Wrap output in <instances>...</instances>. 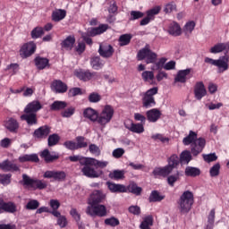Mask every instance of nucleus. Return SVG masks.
<instances>
[{
  "label": "nucleus",
  "instance_id": "obj_1",
  "mask_svg": "<svg viewBox=\"0 0 229 229\" xmlns=\"http://www.w3.org/2000/svg\"><path fill=\"white\" fill-rule=\"evenodd\" d=\"M182 144L184 146H191V152L193 157H198L203 153L205 146H207V140L205 138H198V133L194 131H190L189 135L183 138Z\"/></svg>",
  "mask_w": 229,
  "mask_h": 229
},
{
  "label": "nucleus",
  "instance_id": "obj_2",
  "mask_svg": "<svg viewBox=\"0 0 229 229\" xmlns=\"http://www.w3.org/2000/svg\"><path fill=\"white\" fill-rule=\"evenodd\" d=\"M178 205L181 214H189L192 205H194V194L192 191H184L179 199Z\"/></svg>",
  "mask_w": 229,
  "mask_h": 229
},
{
  "label": "nucleus",
  "instance_id": "obj_3",
  "mask_svg": "<svg viewBox=\"0 0 229 229\" xmlns=\"http://www.w3.org/2000/svg\"><path fill=\"white\" fill-rule=\"evenodd\" d=\"M23 187H30L33 191H44L47 189V182L40 179H32L28 174H22V181L21 182Z\"/></svg>",
  "mask_w": 229,
  "mask_h": 229
},
{
  "label": "nucleus",
  "instance_id": "obj_4",
  "mask_svg": "<svg viewBox=\"0 0 229 229\" xmlns=\"http://www.w3.org/2000/svg\"><path fill=\"white\" fill-rule=\"evenodd\" d=\"M204 62L206 64H209V65H214L215 67H217V72L218 74H223V72H226L229 69V55H225L219 59H212L210 57H206Z\"/></svg>",
  "mask_w": 229,
  "mask_h": 229
},
{
  "label": "nucleus",
  "instance_id": "obj_5",
  "mask_svg": "<svg viewBox=\"0 0 229 229\" xmlns=\"http://www.w3.org/2000/svg\"><path fill=\"white\" fill-rule=\"evenodd\" d=\"M106 30H108V24H100L98 27L89 29L87 33H82L81 38L88 46H92L94 42L92 41V38H90V37H97V35H102V33H105Z\"/></svg>",
  "mask_w": 229,
  "mask_h": 229
},
{
  "label": "nucleus",
  "instance_id": "obj_6",
  "mask_svg": "<svg viewBox=\"0 0 229 229\" xmlns=\"http://www.w3.org/2000/svg\"><path fill=\"white\" fill-rule=\"evenodd\" d=\"M156 94H158V88L154 87L147 90L142 98V106L143 108H153L156 106L157 101H155Z\"/></svg>",
  "mask_w": 229,
  "mask_h": 229
},
{
  "label": "nucleus",
  "instance_id": "obj_7",
  "mask_svg": "<svg viewBox=\"0 0 229 229\" xmlns=\"http://www.w3.org/2000/svg\"><path fill=\"white\" fill-rule=\"evenodd\" d=\"M114 107L110 105H106L102 109V112L98 114V123L100 126H106L114 117Z\"/></svg>",
  "mask_w": 229,
  "mask_h": 229
},
{
  "label": "nucleus",
  "instance_id": "obj_8",
  "mask_svg": "<svg viewBox=\"0 0 229 229\" xmlns=\"http://www.w3.org/2000/svg\"><path fill=\"white\" fill-rule=\"evenodd\" d=\"M86 214L90 216L91 217H106V206L102 204H96L88 206L86 208Z\"/></svg>",
  "mask_w": 229,
  "mask_h": 229
},
{
  "label": "nucleus",
  "instance_id": "obj_9",
  "mask_svg": "<svg viewBox=\"0 0 229 229\" xmlns=\"http://www.w3.org/2000/svg\"><path fill=\"white\" fill-rule=\"evenodd\" d=\"M89 160H90V157H85L83 161H81V165H84L81 168V173L84 176H87V178H99V174L92 167L94 165L87 163Z\"/></svg>",
  "mask_w": 229,
  "mask_h": 229
},
{
  "label": "nucleus",
  "instance_id": "obj_10",
  "mask_svg": "<svg viewBox=\"0 0 229 229\" xmlns=\"http://www.w3.org/2000/svg\"><path fill=\"white\" fill-rule=\"evenodd\" d=\"M37 51V44L33 41L23 44L20 49V56L21 58H30V56L35 55Z\"/></svg>",
  "mask_w": 229,
  "mask_h": 229
},
{
  "label": "nucleus",
  "instance_id": "obj_11",
  "mask_svg": "<svg viewBox=\"0 0 229 229\" xmlns=\"http://www.w3.org/2000/svg\"><path fill=\"white\" fill-rule=\"evenodd\" d=\"M17 212V204L13 201H5L0 198V214H15Z\"/></svg>",
  "mask_w": 229,
  "mask_h": 229
},
{
  "label": "nucleus",
  "instance_id": "obj_12",
  "mask_svg": "<svg viewBox=\"0 0 229 229\" xmlns=\"http://www.w3.org/2000/svg\"><path fill=\"white\" fill-rule=\"evenodd\" d=\"M43 178H53L55 182H65L67 174L64 171L47 170L44 173Z\"/></svg>",
  "mask_w": 229,
  "mask_h": 229
},
{
  "label": "nucleus",
  "instance_id": "obj_13",
  "mask_svg": "<svg viewBox=\"0 0 229 229\" xmlns=\"http://www.w3.org/2000/svg\"><path fill=\"white\" fill-rule=\"evenodd\" d=\"M106 198V195L103 193V191L101 190H95L90 194L89 198L88 199V205H99L100 203H103L105 201V199Z\"/></svg>",
  "mask_w": 229,
  "mask_h": 229
},
{
  "label": "nucleus",
  "instance_id": "obj_14",
  "mask_svg": "<svg viewBox=\"0 0 229 229\" xmlns=\"http://www.w3.org/2000/svg\"><path fill=\"white\" fill-rule=\"evenodd\" d=\"M49 133H51V127L49 125H43L34 131L33 137L37 140H42V139H47Z\"/></svg>",
  "mask_w": 229,
  "mask_h": 229
},
{
  "label": "nucleus",
  "instance_id": "obj_15",
  "mask_svg": "<svg viewBox=\"0 0 229 229\" xmlns=\"http://www.w3.org/2000/svg\"><path fill=\"white\" fill-rule=\"evenodd\" d=\"M34 64L38 71H44V69H51V64L47 57L38 55L34 58Z\"/></svg>",
  "mask_w": 229,
  "mask_h": 229
},
{
  "label": "nucleus",
  "instance_id": "obj_16",
  "mask_svg": "<svg viewBox=\"0 0 229 229\" xmlns=\"http://www.w3.org/2000/svg\"><path fill=\"white\" fill-rule=\"evenodd\" d=\"M114 51L112 45L106 43L99 45L98 53L103 58H111V56H114Z\"/></svg>",
  "mask_w": 229,
  "mask_h": 229
},
{
  "label": "nucleus",
  "instance_id": "obj_17",
  "mask_svg": "<svg viewBox=\"0 0 229 229\" xmlns=\"http://www.w3.org/2000/svg\"><path fill=\"white\" fill-rule=\"evenodd\" d=\"M0 169H2V171H4V173H17V171H20L19 165L10 161L9 159H6L0 163Z\"/></svg>",
  "mask_w": 229,
  "mask_h": 229
},
{
  "label": "nucleus",
  "instance_id": "obj_18",
  "mask_svg": "<svg viewBox=\"0 0 229 229\" xmlns=\"http://www.w3.org/2000/svg\"><path fill=\"white\" fill-rule=\"evenodd\" d=\"M194 96L198 101H201V99L207 96V89H205L203 81H199L195 84Z\"/></svg>",
  "mask_w": 229,
  "mask_h": 229
},
{
  "label": "nucleus",
  "instance_id": "obj_19",
  "mask_svg": "<svg viewBox=\"0 0 229 229\" xmlns=\"http://www.w3.org/2000/svg\"><path fill=\"white\" fill-rule=\"evenodd\" d=\"M42 110V104L38 100H33L30 102L24 108V114H37V112Z\"/></svg>",
  "mask_w": 229,
  "mask_h": 229
},
{
  "label": "nucleus",
  "instance_id": "obj_20",
  "mask_svg": "<svg viewBox=\"0 0 229 229\" xmlns=\"http://www.w3.org/2000/svg\"><path fill=\"white\" fill-rule=\"evenodd\" d=\"M148 123H157L162 117V112L158 108H152L146 112Z\"/></svg>",
  "mask_w": 229,
  "mask_h": 229
},
{
  "label": "nucleus",
  "instance_id": "obj_21",
  "mask_svg": "<svg viewBox=\"0 0 229 229\" xmlns=\"http://www.w3.org/2000/svg\"><path fill=\"white\" fill-rule=\"evenodd\" d=\"M124 126L126 130L131 131L132 133H144V125L142 123H135L133 122H125Z\"/></svg>",
  "mask_w": 229,
  "mask_h": 229
},
{
  "label": "nucleus",
  "instance_id": "obj_22",
  "mask_svg": "<svg viewBox=\"0 0 229 229\" xmlns=\"http://www.w3.org/2000/svg\"><path fill=\"white\" fill-rule=\"evenodd\" d=\"M74 75L76 78L81 80V81H90L91 78L96 76V72H90V71H84V70H76L74 72Z\"/></svg>",
  "mask_w": 229,
  "mask_h": 229
},
{
  "label": "nucleus",
  "instance_id": "obj_23",
  "mask_svg": "<svg viewBox=\"0 0 229 229\" xmlns=\"http://www.w3.org/2000/svg\"><path fill=\"white\" fill-rule=\"evenodd\" d=\"M191 68L180 70L174 78V83H187V76L191 74Z\"/></svg>",
  "mask_w": 229,
  "mask_h": 229
},
{
  "label": "nucleus",
  "instance_id": "obj_24",
  "mask_svg": "<svg viewBox=\"0 0 229 229\" xmlns=\"http://www.w3.org/2000/svg\"><path fill=\"white\" fill-rule=\"evenodd\" d=\"M98 114L94 108L88 107L83 111V117L89 119L91 123H98Z\"/></svg>",
  "mask_w": 229,
  "mask_h": 229
},
{
  "label": "nucleus",
  "instance_id": "obj_25",
  "mask_svg": "<svg viewBox=\"0 0 229 229\" xmlns=\"http://www.w3.org/2000/svg\"><path fill=\"white\" fill-rule=\"evenodd\" d=\"M21 121H26L28 126H35L38 124V119L37 118V114L29 113L21 115Z\"/></svg>",
  "mask_w": 229,
  "mask_h": 229
},
{
  "label": "nucleus",
  "instance_id": "obj_26",
  "mask_svg": "<svg viewBox=\"0 0 229 229\" xmlns=\"http://www.w3.org/2000/svg\"><path fill=\"white\" fill-rule=\"evenodd\" d=\"M223 51L229 53V42L216 44L210 48L209 53H212V55H217V53H223Z\"/></svg>",
  "mask_w": 229,
  "mask_h": 229
},
{
  "label": "nucleus",
  "instance_id": "obj_27",
  "mask_svg": "<svg viewBox=\"0 0 229 229\" xmlns=\"http://www.w3.org/2000/svg\"><path fill=\"white\" fill-rule=\"evenodd\" d=\"M4 127L11 133H17L19 131V122L14 118H9L4 122Z\"/></svg>",
  "mask_w": 229,
  "mask_h": 229
},
{
  "label": "nucleus",
  "instance_id": "obj_28",
  "mask_svg": "<svg viewBox=\"0 0 229 229\" xmlns=\"http://www.w3.org/2000/svg\"><path fill=\"white\" fill-rule=\"evenodd\" d=\"M171 173V170L165 165L164 167H156L153 170L152 174L155 178H159L160 176L162 178H167Z\"/></svg>",
  "mask_w": 229,
  "mask_h": 229
},
{
  "label": "nucleus",
  "instance_id": "obj_29",
  "mask_svg": "<svg viewBox=\"0 0 229 229\" xmlns=\"http://www.w3.org/2000/svg\"><path fill=\"white\" fill-rule=\"evenodd\" d=\"M41 157L42 158H44L47 164H51L55 162V160H58L60 158V155L56 153L51 154V152H49V149L43 150L41 153Z\"/></svg>",
  "mask_w": 229,
  "mask_h": 229
},
{
  "label": "nucleus",
  "instance_id": "obj_30",
  "mask_svg": "<svg viewBox=\"0 0 229 229\" xmlns=\"http://www.w3.org/2000/svg\"><path fill=\"white\" fill-rule=\"evenodd\" d=\"M106 185L110 192H128L126 186H124L123 184H117L115 182H107Z\"/></svg>",
  "mask_w": 229,
  "mask_h": 229
},
{
  "label": "nucleus",
  "instance_id": "obj_31",
  "mask_svg": "<svg viewBox=\"0 0 229 229\" xmlns=\"http://www.w3.org/2000/svg\"><path fill=\"white\" fill-rule=\"evenodd\" d=\"M52 89H54L56 94H65L67 91V84L64 83L62 81H55L52 83Z\"/></svg>",
  "mask_w": 229,
  "mask_h": 229
},
{
  "label": "nucleus",
  "instance_id": "obj_32",
  "mask_svg": "<svg viewBox=\"0 0 229 229\" xmlns=\"http://www.w3.org/2000/svg\"><path fill=\"white\" fill-rule=\"evenodd\" d=\"M168 165H166V167L168 170H170L171 173H173L174 169H176L178 165H180V157H178V155L173 154L168 159H167Z\"/></svg>",
  "mask_w": 229,
  "mask_h": 229
},
{
  "label": "nucleus",
  "instance_id": "obj_33",
  "mask_svg": "<svg viewBox=\"0 0 229 229\" xmlns=\"http://www.w3.org/2000/svg\"><path fill=\"white\" fill-rule=\"evenodd\" d=\"M168 33L173 37H180L182 35V28L176 21H173L168 26Z\"/></svg>",
  "mask_w": 229,
  "mask_h": 229
},
{
  "label": "nucleus",
  "instance_id": "obj_34",
  "mask_svg": "<svg viewBox=\"0 0 229 229\" xmlns=\"http://www.w3.org/2000/svg\"><path fill=\"white\" fill-rule=\"evenodd\" d=\"M50 208V214L54 216V217H59L60 216V211H58V208H60V200L58 199H50L48 203Z\"/></svg>",
  "mask_w": 229,
  "mask_h": 229
},
{
  "label": "nucleus",
  "instance_id": "obj_35",
  "mask_svg": "<svg viewBox=\"0 0 229 229\" xmlns=\"http://www.w3.org/2000/svg\"><path fill=\"white\" fill-rule=\"evenodd\" d=\"M65 17H67V11L64 9H56L52 13V21H54V22H60V21H64Z\"/></svg>",
  "mask_w": 229,
  "mask_h": 229
},
{
  "label": "nucleus",
  "instance_id": "obj_36",
  "mask_svg": "<svg viewBox=\"0 0 229 229\" xmlns=\"http://www.w3.org/2000/svg\"><path fill=\"white\" fill-rule=\"evenodd\" d=\"M19 162L24 164V162H32L34 164H38L40 159L38 158V155L37 154H25L19 157Z\"/></svg>",
  "mask_w": 229,
  "mask_h": 229
},
{
  "label": "nucleus",
  "instance_id": "obj_37",
  "mask_svg": "<svg viewBox=\"0 0 229 229\" xmlns=\"http://www.w3.org/2000/svg\"><path fill=\"white\" fill-rule=\"evenodd\" d=\"M74 44H76V38L74 36H68L61 43V47L64 49H69L71 51L74 47Z\"/></svg>",
  "mask_w": 229,
  "mask_h": 229
},
{
  "label": "nucleus",
  "instance_id": "obj_38",
  "mask_svg": "<svg viewBox=\"0 0 229 229\" xmlns=\"http://www.w3.org/2000/svg\"><path fill=\"white\" fill-rule=\"evenodd\" d=\"M90 65L95 71H99L105 66V61L101 60L99 56H93L90 58Z\"/></svg>",
  "mask_w": 229,
  "mask_h": 229
},
{
  "label": "nucleus",
  "instance_id": "obj_39",
  "mask_svg": "<svg viewBox=\"0 0 229 229\" xmlns=\"http://www.w3.org/2000/svg\"><path fill=\"white\" fill-rule=\"evenodd\" d=\"M163 199H165V196L161 195L160 192H158V191H157V190L152 191L149 197H148V202L149 203L160 202Z\"/></svg>",
  "mask_w": 229,
  "mask_h": 229
},
{
  "label": "nucleus",
  "instance_id": "obj_40",
  "mask_svg": "<svg viewBox=\"0 0 229 229\" xmlns=\"http://www.w3.org/2000/svg\"><path fill=\"white\" fill-rule=\"evenodd\" d=\"M185 176H191V178H196L201 174V170L194 166H187L184 171Z\"/></svg>",
  "mask_w": 229,
  "mask_h": 229
},
{
  "label": "nucleus",
  "instance_id": "obj_41",
  "mask_svg": "<svg viewBox=\"0 0 229 229\" xmlns=\"http://www.w3.org/2000/svg\"><path fill=\"white\" fill-rule=\"evenodd\" d=\"M64 108H67V102H65V101L55 100L50 106V110H52L53 112H58L60 110H64Z\"/></svg>",
  "mask_w": 229,
  "mask_h": 229
},
{
  "label": "nucleus",
  "instance_id": "obj_42",
  "mask_svg": "<svg viewBox=\"0 0 229 229\" xmlns=\"http://www.w3.org/2000/svg\"><path fill=\"white\" fill-rule=\"evenodd\" d=\"M141 78L143 81H147L150 83V85H155V81H153L155 80V72H153V71H144L141 73Z\"/></svg>",
  "mask_w": 229,
  "mask_h": 229
},
{
  "label": "nucleus",
  "instance_id": "obj_43",
  "mask_svg": "<svg viewBox=\"0 0 229 229\" xmlns=\"http://www.w3.org/2000/svg\"><path fill=\"white\" fill-rule=\"evenodd\" d=\"M87 164H92L94 167H97V169H105V167L108 165V161H99L94 157H89Z\"/></svg>",
  "mask_w": 229,
  "mask_h": 229
},
{
  "label": "nucleus",
  "instance_id": "obj_44",
  "mask_svg": "<svg viewBox=\"0 0 229 229\" xmlns=\"http://www.w3.org/2000/svg\"><path fill=\"white\" fill-rule=\"evenodd\" d=\"M126 190L131 192V194H135V196H140V194H142V188L139 187V185L133 182L129 183Z\"/></svg>",
  "mask_w": 229,
  "mask_h": 229
},
{
  "label": "nucleus",
  "instance_id": "obj_45",
  "mask_svg": "<svg viewBox=\"0 0 229 229\" xmlns=\"http://www.w3.org/2000/svg\"><path fill=\"white\" fill-rule=\"evenodd\" d=\"M150 51H151V48H149V45H146L145 47L139 50L137 54V59L139 60V62H141V60H146Z\"/></svg>",
  "mask_w": 229,
  "mask_h": 229
},
{
  "label": "nucleus",
  "instance_id": "obj_46",
  "mask_svg": "<svg viewBox=\"0 0 229 229\" xmlns=\"http://www.w3.org/2000/svg\"><path fill=\"white\" fill-rule=\"evenodd\" d=\"M131 38H133L131 34L121 35L118 39L119 47H123V46H128L131 42Z\"/></svg>",
  "mask_w": 229,
  "mask_h": 229
},
{
  "label": "nucleus",
  "instance_id": "obj_47",
  "mask_svg": "<svg viewBox=\"0 0 229 229\" xmlns=\"http://www.w3.org/2000/svg\"><path fill=\"white\" fill-rule=\"evenodd\" d=\"M191 154H192L191 151H189V150L182 151L179 158L181 164H189V162L192 160V155Z\"/></svg>",
  "mask_w": 229,
  "mask_h": 229
},
{
  "label": "nucleus",
  "instance_id": "obj_48",
  "mask_svg": "<svg viewBox=\"0 0 229 229\" xmlns=\"http://www.w3.org/2000/svg\"><path fill=\"white\" fill-rule=\"evenodd\" d=\"M216 221V208L210 210L208 216V225L206 229H214V223Z\"/></svg>",
  "mask_w": 229,
  "mask_h": 229
},
{
  "label": "nucleus",
  "instance_id": "obj_49",
  "mask_svg": "<svg viewBox=\"0 0 229 229\" xmlns=\"http://www.w3.org/2000/svg\"><path fill=\"white\" fill-rule=\"evenodd\" d=\"M44 28L42 27H35L31 32H30V37L31 38L37 39V38H41L42 36L44 35Z\"/></svg>",
  "mask_w": 229,
  "mask_h": 229
},
{
  "label": "nucleus",
  "instance_id": "obj_50",
  "mask_svg": "<svg viewBox=\"0 0 229 229\" xmlns=\"http://www.w3.org/2000/svg\"><path fill=\"white\" fill-rule=\"evenodd\" d=\"M111 180H123L124 178V171L123 170H114L108 174Z\"/></svg>",
  "mask_w": 229,
  "mask_h": 229
},
{
  "label": "nucleus",
  "instance_id": "obj_51",
  "mask_svg": "<svg viewBox=\"0 0 229 229\" xmlns=\"http://www.w3.org/2000/svg\"><path fill=\"white\" fill-rule=\"evenodd\" d=\"M104 223L106 226H112V228H115V226H119L121 225V222L115 216L106 218Z\"/></svg>",
  "mask_w": 229,
  "mask_h": 229
},
{
  "label": "nucleus",
  "instance_id": "obj_52",
  "mask_svg": "<svg viewBox=\"0 0 229 229\" xmlns=\"http://www.w3.org/2000/svg\"><path fill=\"white\" fill-rule=\"evenodd\" d=\"M1 185H10L12 183V174H0Z\"/></svg>",
  "mask_w": 229,
  "mask_h": 229
},
{
  "label": "nucleus",
  "instance_id": "obj_53",
  "mask_svg": "<svg viewBox=\"0 0 229 229\" xmlns=\"http://www.w3.org/2000/svg\"><path fill=\"white\" fill-rule=\"evenodd\" d=\"M75 140L77 149H83V148H87V146H89V143L85 141V137L83 136H78Z\"/></svg>",
  "mask_w": 229,
  "mask_h": 229
},
{
  "label": "nucleus",
  "instance_id": "obj_54",
  "mask_svg": "<svg viewBox=\"0 0 229 229\" xmlns=\"http://www.w3.org/2000/svg\"><path fill=\"white\" fill-rule=\"evenodd\" d=\"M48 146L49 148H53V146H56L58 142H60V136L56 133L48 136Z\"/></svg>",
  "mask_w": 229,
  "mask_h": 229
},
{
  "label": "nucleus",
  "instance_id": "obj_55",
  "mask_svg": "<svg viewBox=\"0 0 229 229\" xmlns=\"http://www.w3.org/2000/svg\"><path fill=\"white\" fill-rule=\"evenodd\" d=\"M178 180H180V171H176L174 174L167 177V182L171 187H174V183H176Z\"/></svg>",
  "mask_w": 229,
  "mask_h": 229
},
{
  "label": "nucleus",
  "instance_id": "obj_56",
  "mask_svg": "<svg viewBox=\"0 0 229 229\" xmlns=\"http://www.w3.org/2000/svg\"><path fill=\"white\" fill-rule=\"evenodd\" d=\"M221 171V165L219 163L215 164L209 170V174L212 178L219 176V172Z\"/></svg>",
  "mask_w": 229,
  "mask_h": 229
},
{
  "label": "nucleus",
  "instance_id": "obj_57",
  "mask_svg": "<svg viewBox=\"0 0 229 229\" xmlns=\"http://www.w3.org/2000/svg\"><path fill=\"white\" fill-rule=\"evenodd\" d=\"M157 58H158V55H157V53L150 50V52L147 55L146 64H156L157 63Z\"/></svg>",
  "mask_w": 229,
  "mask_h": 229
},
{
  "label": "nucleus",
  "instance_id": "obj_58",
  "mask_svg": "<svg viewBox=\"0 0 229 229\" xmlns=\"http://www.w3.org/2000/svg\"><path fill=\"white\" fill-rule=\"evenodd\" d=\"M76 112V108L73 107V106H70L66 109H64L62 113H61V115L62 117H66V118H69V117H72V115H74V113Z\"/></svg>",
  "mask_w": 229,
  "mask_h": 229
},
{
  "label": "nucleus",
  "instance_id": "obj_59",
  "mask_svg": "<svg viewBox=\"0 0 229 229\" xmlns=\"http://www.w3.org/2000/svg\"><path fill=\"white\" fill-rule=\"evenodd\" d=\"M38 207H40V202H38V200H36V199H32L29 201L26 205V208L28 210H37Z\"/></svg>",
  "mask_w": 229,
  "mask_h": 229
},
{
  "label": "nucleus",
  "instance_id": "obj_60",
  "mask_svg": "<svg viewBox=\"0 0 229 229\" xmlns=\"http://www.w3.org/2000/svg\"><path fill=\"white\" fill-rule=\"evenodd\" d=\"M63 146L66 148V149H69L70 151L78 150L76 147V141H73V140H66L64 142Z\"/></svg>",
  "mask_w": 229,
  "mask_h": 229
},
{
  "label": "nucleus",
  "instance_id": "obj_61",
  "mask_svg": "<svg viewBox=\"0 0 229 229\" xmlns=\"http://www.w3.org/2000/svg\"><path fill=\"white\" fill-rule=\"evenodd\" d=\"M144 17V13L140 11H131L129 21H137L139 19H142Z\"/></svg>",
  "mask_w": 229,
  "mask_h": 229
},
{
  "label": "nucleus",
  "instance_id": "obj_62",
  "mask_svg": "<svg viewBox=\"0 0 229 229\" xmlns=\"http://www.w3.org/2000/svg\"><path fill=\"white\" fill-rule=\"evenodd\" d=\"M194 28H196V22H194V21H191L185 24L183 31L184 33H192V31H194Z\"/></svg>",
  "mask_w": 229,
  "mask_h": 229
},
{
  "label": "nucleus",
  "instance_id": "obj_63",
  "mask_svg": "<svg viewBox=\"0 0 229 229\" xmlns=\"http://www.w3.org/2000/svg\"><path fill=\"white\" fill-rule=\"evenodd\" d=\"M204 161L208 162V164H210V162H216L217 160V156L216 153H211V154H204L202 155Z\"/></svg>",
  "mask_w": 229,
  "mask_h": 229
},
{
  "label": "nucleus",
  "instance_id": "obj_64",
  "mask_svg": "<svg viewBox=\"0 0 229 229\" xmlns=\"http://www.w3.org/2000/svg\"><path fill=\"white\" fill-rule=\"evenodd\" d=\"M89 103H99L101 101V95L98 93L93 92L89 96Z\"/></svg>",
  "mask_w": 229,
  "mask_h": 229
}]
</instances>
